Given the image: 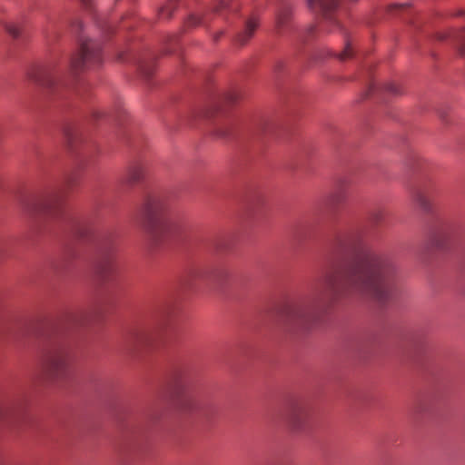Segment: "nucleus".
I'll list each match as a JSON object with an SVG mask.
<instances>
[{
  "mask_svg": "<svg viewBox=\"0 0 465 465\" xmlns=\"http://www.w3.org/2000/svg\"><path fill=\"white\" fill-rule=\"evenodd\" d=\"M334 248L351 262L338 272H329L321 285L306 301L284 305L279 318L290 329H307L339 300L369 298L385 302L391 295V282L397 265L389 256L366 249L360 232L351 230L338 235Z\"/></svg>",
  "mask_w": 465,
  "mask_h": 465,
  "instance_id": "f257e3e1",
  "label": "nucleus"
},
{
  "mask_svg": "<svg viewBox=\"0 0 465 465\" xmlns=\"http://www.w3.org/2000/svg\"><path fill=\"white\" fill-rule=\"evenodd\" d=\"M168 208L165 196L151 195L146 198L140 210L139 223L153 240H158L167 231L165 215Z\"/></svg>",
  "mask_w": 465,
  "mask_h": 465,
  "instance_id": "f03ea898",
  "label": "nucleus"
},
{
  "mask_svg": "<svg viewBox=\"0 0 465 465\" xmlns=\"http://www.w3.org/2000/svg\"><path fill=\"white\" fill-rule=\"evenodd\" d=\"M69 361V351L64 345L52 344L43 356L42 368L50 377H62L67 371Z\"/></svg>",
  "mask_w": 465,
  "mask_h": 465,
  "instance_id": "7ed1b4c3",
  "label": "nucleus"
},
{
  "mask_svg": "<svg viewBox=\"0 0 465 465\" xmlns=\"http://www.w3.org/2000/svg\"><path fill=\"white\" fill-rule=\"evenodd\" d=\"M102 61L100 45L89 39H80V50L71 59L70 71L72 74L91 68Z\"/></svg>",
  "mask_w": 465,
  "mask_h": 465,
  "instance_id": "20e7f679",
  "label": "nucleus"
},
{
  "mask_svg": "<svg viewBox=\"0 0 465 465\" xmlns=\"http://www.w3.org/2000/svg\"><path fill=\"white\" fill-rule=\"evenodd\" d=\"M98 248L102 258L97 265V274L103 281H107L114 272L113 254L115 248V236L113 232H104L98 238Z\"/></svg>",
  "mask_w": 465,
  "mask_h": 465,
  "instance_id": "39448f33",
  "label": "nucleus"
},
{
  "mask_svg": "<svg viewBox=\"0 0 465 465\" xmlns=\"http://www.w3.org/2000/svg\"><path fill=\"white\" fill-rule=\"evenodd\" d=\"M28 77L33 83L51 90L64 84L59 73L52 65L35 67L29 73Z\"/></svg>",
  "mask_w": 465,
  "mask_h": 465,
  "instance_id": "423d86ee",
  "label": "nucleus"
},
{
  "mask_svg": "<svg viewBox=\"0 0 465 465\" xmlns=\"http://www.w3.org/2000/svg\"><path fill=\"white\" fill-rule=\"evenodd\" d=\"M309 411L302 402H293L289 407L286 414V421L294 430H301L307 422Z\"/></svg>",
  "mask_w": 465,
  "mask_h": 465,
  "instance_id": "0eeeda50",
  "label": "nucleus"
},
{
  "mask_svg": "<svg viewBox=\"0 0 465 465\" xmlns=\"http://www.w3.org/2000/svg\"><path fill=\"white\" fill-rule=\"evenodd\" d=\"M156 336L151 329H138L131 332L127 338V346L132 350H142L153 344Z\"/></svg>",
  "mask_w": 465,
  "mask_h": 465,
  "instance_id": "6e6552de",
  "label": "nucleus"
},
{
  "mask_svg": "<svg viewBox=\"0 0 465 465\" xmlns=\"http://www.w3.org/2000/svg\"><path fill=\"white\" fill-rule=\"evenodd\" d=\"M60 204L57 196H48L43 198H34L30 200L26 208L31 213H54Z\"/></svg>",
  "mask_w": 465,
  "mask_h": 465,
  "instance_id": "1a4fd4ad",
  "label": "nucleus"
},
{
  "mask_svg": "<svg viewBox=\"0 0 465 465\" xmlns=\"http://www.w3.org/2000/svg\"><path fill=\"white\" fill-rule=\"evenodd\" d=\"M308 5L314 12L321 14L326 21L338 25V22L332 17V12L338 5L337 0H308Z\"/></svg>",
  "mask_w": 465,
  "mask_h": 465,
  "instance_id": "9d476101",
  "label": "nucleus"
},
{
  "mask_svg": "<svg viewBox=\"0 0 465 465\" xmlns=\"http://www.w3.org/2000/svg\"><path fill=\"white\" fill-rule=\"evenodd\" d=\"M292 15L291 5L286 2L279 4L275 16V26L278 34H282L288 26Z\"/></svg>",
  "mask_w": 465,
  "mask_h": 465,
  "instance_id": "9b49d317",
  "label": "nucleus"
},
{
  "mask_svg": "<svg viewBox=\"0 0 465 465\" xmlns=\"http://www.w3.org/2000/svg\"><path fill=\"white\" fill-rule=\"evenodd\" d=\"M452 232V226L448 222H441L432 229V237L438 246L443 245L444 241L449 238Z\"/></svg>",
  "mask_w": 465,
  "mask_h": 465,
  "instance_id": "f8f14e48",
  "label": "nucleus"
},
{
  "mask_svg": "<svg viewBox=\"0 0 465 465\" xmlns=\"http://www.w3.org/2000/svg\"><path fill=\"white\" fill-rule=\"evenodd\" d=\"M258 26L256 18H250L246 21L243 31L238 35V42L244 45L253 35Z\"/></svg>",
  "mask_w": 465,
  "mask_h": 465,
  "instance_id": "ddd939ff",
  "label": "nucleus"
},
{
  "mask_svg": "<svg viewBox=\"0 0 465 465\" xmlns=\"http://www.w3.org/2000/svg\"><path fill=\"white\" fill-rule=\"evenodd\" d=\"M417 205L425 213H429L432 211V203L425 193L418 192L414 196Z\"/></svg>",
  "mask_w": 465,
  "mask_h": 465,
  "instance_id": "4468645a",
  "label": "nucleus"
},
{
  "mask_svg": "<svg viewBox=\"0 0 465 465\" xmlns=\"http://www.w3.org/2000/svg\"><path fill=\"white\" fill-rule=\"evenodd\" d=\"M64 135L70 146H73L80 139L79 130L73 125H67L64 127Z\"/></svg>",
  "mask_w": 465,
  "mask_h": 465,
  "instance_id": "2eb2a0df",
  "label": "nucleus"
},
{
  "mask_svg": "<svg viewBox=\"0 0 465 465\" xmlns=\"http://www.w3.org/2000/svg\"><path fill=\"white\" fill-rule=\"evenodd\" d=\"M233 124L230 120H226L216 125V134L219 137L226 138L233 133Z\"/></svg>",
  "mask_w": 465,
  "mask_h": 465,
  "instance_id": "dca6fc26",
  "label": "nucleus"
},
{
  "mask_svg": "<svg viewBox=\"0 0 465 465\" xmlns=\"http://www.w3.org/2000/svg\"><path fill=\"white\" fill-rule=\"evenodd\" d=\"M22 412V407H18L16 403H12L4 409L0 410L1 419H9L13 416L19 415Z\"/></svg>",
  "mask_w": 465,
  "mask_h": 465,
  "instance_id": "f3484780",
  "label": "nucleus"
},
{
  "mask_svg": "<svg viewBox=\"0 0 465 465\" xmlns=\"http://www.w3.org/2000/svg\"><path fill=\"white\" fill-rule=\"evenodd\" d=\"M143 175V167L140 165H134L129 169L127 179L130 183H136L142 179Z\"/></svg>",
  "mask_w": 465,
  "mask_h": 465,
  "instance_id": "a211bd4d",
  "label": "nucleus"
},
{
  "mask_svg": "<svg viewBox=\"0 0 465 465\" xmlns=\"http://www.w3.org/2000/svg\"><path fill=\"white\" fill-rule=\"evenodd\" d=\"M352 55V47L350 43L346 44L344 50L339 54V59L344 61Z\"/></svg>",
  "mask_w": 465,
  "mask_h": 465,
  "instance_id": "6ab92c4d",
  "label": "nucleus"
},
{
  "mask_svg": "<svg viewBox=\"0 0 465 465\" xmlns=\"http://www.w3.org/2000/svg\"><path fill=\"white\" fill-rule=\"evenodd\" d=\"M384 89L392 94H401V91H400V88L399 86L397 85V84L393 83V82H390V83H387L384 84Z\"/></svg>",
  "mask_w": 465,
  "mask_h": 465,
  "instance_id": "aec40b11",
  "label": "nucleus"
},
{
  "mask_svg": "<svg viewBox=\"0 0 465 465\" xmlns=\"http://www.w3.org/2000/svg\"><path fill=\"white\" fill-rule=\"evenodd\" d=\"M5 28H6V31L9 33V35H11L13 37L16 38L19 36L20 29L16 25L10 24V25H7L5 26Z\"/></svg>",
  "mask_w": 465,
  "mask_h": 465,
  "instance_id": "412c9836",
  "label": "nucleus"
},
{
  "mask_svg": "<svg viewBox=\"0 0 465 465\" xmlns=\"http://www.w3.org/2000/svg\"><path fill=\"white\" fill-rule=\"evenodd\" d=\"M216 9L218 11V10H223V9H233V7H232V5L230 4L228 1L222 0L219 2Z\"/></svg>",
  "mask_w": 465,
  "mask_h": 465,
  "instance_id": "4be33fe9",
  "label": "nucleus"
},
{
  "mask_svg": "<svg viewBox=\"0 0 465 465\" xmlns=\"http://www.w3.org/2000/svg\"><path fill=\"white\" fill-rule=\"evenodd\" d=\"M460 52L465 55V30L460 35Z\"/></svg>",
  "mask_w": 465,
  "mask_h": 465,
  "instance_id": "5701e85b",
  "label": "nucleus"
},
{
  "mask_svg": "<svg viewBox=\"0 0 465 465\" xmlns=\"http://www.w3.org/2000/svg\"><path fill=\"white\" fill-rule=\"evenodd\" d=\"M188 23L190 24V25H197L201 23V18L196 15H192L189 18Z\"/></svg>",
  "mask_w": 465,
  "mask_h": 465,
  "instance_id": "b1692460",
  "label": "nucleus"
},
{
  "mask_svg": "<svg viewBox=\"0 0 465 465\" xmlns=\"http://www.w3.org/2000/svg\"><path fill=\"white\" fill-rule=\"evenodd\" d=\"M72 321L74 322V324H81L82 323V315L80 314H74L72 315Z\"/></svg>",
  "mask_w": 465,
  "mask_h": 465,
  "instance_id": "393cba45",
  "label": "nucleus"
},
{
  "mask_svg": "<svg viewBox=\"0 0 465 465\" xmlns=\"http://www.w3.org/2000/svg\"><path fill=\"white\" fill-rule=\"evenodd\" d=\"M381 219V213H374L372 215V220L374 223H379Z\"/></svg>",
  "mask_w": 465,
  "mask_h": 465,
  "instance_id": "a878e982",
  "label": "nucleus"
},
{
  "mask_svg": "<svg viewBox=\"0 0 465 465\" xmlns=\"http://www.w3.org/2000/svg\"><path fill=\"white\" fill-rule=\"evenodd\" d=\"M140 70L142 71V73L145 75V76H149L151 74V69L150 70H147V69H144L143 66L140 67Z\"/></svg>",
  "mask_w": 465,
  "mask_h": 465,
  "instance_id": "bb28decb",
  "label": "nucleus"
}]
</instances>
